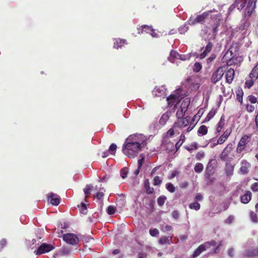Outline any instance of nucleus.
I'll list each match as a JSON object with an SVG mask.
<instances>
[{"instance_id":"f257e3e1","label":"nucleus","mask_w":258,"mask_h":258,"mask_svg":"<svg viewBox=\"0 0 258 258\" xmlns=\"http://www.w3.org/2000/svg\"><path fill=\"white\" fill-rule=\"evenodd\" d=\"M146 137L142 134L132 135L126 139L122 151L128 157L133 158L146 145Z\"/></svg>"},{"instance_id":"f03ea898","label":"nucleus","mask_w":258,"mask_h":258,"mask_svg":"<svg viewBox=\"0 0 258 258\" xmlns=\"http://www.w3.org/2000/svg\"><path fill=\"white\" fill-rule=\"evenodd\" d=\"M256 1L257 0H236L235 3L229 8L228 13L232 12L236 7L237 8L238 10H242L245 6L247 2L245 9V13L248 15H250L255 8Z\"/></svg>"},{"instance_id":"7ed1b4c3","label":"nucleus","mask_w":258,"mask_h":258,"mask_svg":"<svg viewBox=\"0 0 258 258\" xmlns=\"http://www.w3.org/2000/svg\"><path fill=\"white\" fill-rule=\"evenodd\" d=\"M250 24L249 21L243 19L241 21L239 26L236 28L235 32H233V35H237V36L238 34H240L239 38H244L249 34L247 30Z\"/></svg>"},{"instance_id":"20e7f679","label":"nucleus","mask_w":258,"mask_h":258,"mask_svg":"<svg viewBox=\"0 0 258 258\" xmlns=\"http://www.w3.org/2000/svg\"><path fill=\"white\" fill-rule=\"evenodd\" d=\"M223 60L228 66L237 65L242 61L240 56H232V51L228 50L223 56Z\"/></svg>"},{"instance_id":"39448f33","label":"nucleus","mask_w":258,"mask_h":258,"mask_svg":"<svg viewBox=\"0 0 258 258\" xmlns=\"http://www.w3.org/2000/svg\"><path fill=\"white\" fill-rule=\"evenodd\" d=\"M216 245V242L215 240L206 242L200 245L194 252L192 255V258H196L202 252L205 251L211 246H215Z\"/></svg>"},{"instance_id":"423d86ee","label":"nucleus","mask_w":258,"mask_h":258,"mask_svg":"<svg viewBox=\"0 0 258 258\" xmlns=\"http://www.w3.org/2000/svg\"><path fill=\"white\" fill-rule=\"evenodd\" d=\"M189 104L190 99L189 98H185L183 99L176 112V116L178 118H182L184 115Z\"/></svg>"},{"instance_id":"0eeeda50","label":"nucleus","mask_w":258,"mask_h":258,"mask_svg":"<svg viewBox=\"0 0 258 258\" xmlns=\"http://www.w3.org/2000/svg\"><path fill=\"white\" fill-rule=\"evenodd\" d=\"M181 99V97L177 95L176 93L172 94L166 98V101L167 102L168 106L169 107H173L175 109L177 107V104Z\"/></svg>"},{"instance_id":"6e6552de","label":"nucleus","mask_w":258,"mask_h":258,"mask_svg":"<svg viewBox=\"0 0 258 258\" xmlns=\"http://www.w3.org/2000/svg\"><path fill=\"white\" fill-rule=\"evenodd\" d=\"M63 239L66 243L73 245L77 244L79 242L78 237L73 233L63 234Z\"/></svg>"},{"instance_id":"1a4fd4ad","label":"nucleus","mask_w":258,"mask_h":258,"mask_svg":"<svg viewBox=\"0 0 258 258\" xmlns=\"http://www.w3.org/2000/svg\"><path fill=\"white\" fill-rule=\"evenodd\" d=\"M154 97L164 98L166 95V88L165 86H157L152 91Z\"/></svg>"},{"instance_id":"9d476101","label":"nucleus","mask_w":258,"mask_h":258,"mask_svg":"<svg viewBox=\"0 0 258 258\" xmlns=\"http://www.w3.org/2000/svg\"><path fill=\"white\" fill-rule=\"evenodd\" d=\"M224 73L223 68L219 67L212 75L211 81L215 84L221 79Z\"/></svg>"},{"instance_id":"9b49d317","label":"nucleus","mask_w":258,"mask_h":258,"mask_svg":"<svg viewBox=\"0 0 258 258\" xmlns=\"http://www.w3.org/2000/svg\"><path fill=\"white\" fill-rule=\"evenodd\" d=\"M212 19L213 20V23L211 24V26L209 27V29H212L213 33L214 35H216L218 31L217 28L219 26V22L221 20V15L219 14H217L215 16H212Z\"/></svg>"},{"instance_id":"f8f14e48","label":"nucleus","mask_w":258,"mask_h":258,"mask_svg":"<svg viewBox=\"0 0 258 258\" xmlns=\"http://www.w3.org/2000/svg\"><path fill=\"white\" fill-rule=\"evenodd\" d=\"M240 167L239 169V173L243 175L247 174L251 167L250 163L246 160L243 159L240 162Z\"/></svg>"},{"instance_id":"ddd939ff","label":"nucleus","mask_w":258,"mask_h":258,"mask_svg":"<svg viewBox=\"0 0 258 258\" xmlns=\"http://www.w3.org/2000/svg\"><path fill=\"white\" fill-rule=\"evenodd\" d=\"M53 248L54 247L50 244L43 243L39 246L37 250L35 252V253L36 255H40L42 253L51 251Z\"/></svg>"},{"instance_id":"4468645a","label":"nucleus","mask_w":258,"mask_h":258,"mask_svg":"<svg viewBox=\"0 0 258 258\" xmlns=\"http://www.w3.org/2000/svg\"><path fill=\"white\" fill-rule=\"evenodd\" d=\"M47 200L49 203L53 206H57L60 202L59 197L52 192L48 194Z\"/></svg>"},{"instance_id":"2eb2a0df","label":"nucleus","mask_w":258,"mask_h":258,"mask_svg":"<svg viewBox=\"0 0 258 258\" xmlns=\"http://www.w3.org/2000/svg\"><path fill=\"white\" fill-rule=\"evenodd\" d=\"M232 132L231 128H227L217 141V144L221 145L223 144L230 135Z\"/></svg>"},{"instance_id":"dca6fc26","label":"nucleus","mask_w":258,"mask_h":258,"mask_svg":"<svg viewBox=\"0 0 258 258\" xmlns=\"http://www.w3.org/2000/svg\"><path fill=\"white\" fill-rule=\"evenodd\" d=\"M190 118L189 117H186L178 120L177 122L175 123V126L177 127L182 128L187 126L190 122Z\"/></svg>"},{"instance_id":"f3484780","label":"nucleus","mask_w":258,"mask_h":258,"mask_svg":"<svg viewBox=\"0 0 258 258\" xmlns=\"http://www.w3.org/2000/svg\"><path fill=\"white\" fill-rule=\"evenodd\" d=\"M213 12H217V11L215 9H213L212 10H210L209 11L205 12L203 13L201 15H199L196 17V21L198 22V23H202L206 18L210 15Z\"/></svg>"},{"instance_id":"a211bd4d","label":"nucleus","mask_w":258,"mask_h":258,"mask_svg":"<svg viewBox=\"0 0 258 258\" xmlns=\"http://www.w3.org/2000/svg\"><path fill=\"white\" fill-rule=\"evenodd\" d=\"M232 148V145L229 144L227 146L223 149V152L220 155V158L222 160H225L228 154L231 152Z\"/></svg>"},{"instance_id":"6ab92c4d","label":"nucleus","mask_w":258,"mask_h":258,"mask_svg":"<svg viewBox=\"0 0 258 258\" xmlns=\"http://www.w3.org/2000/svg\"><path fill=\"white\" fill-rule=\"evenodd\" d=\"M114 48L118 49L121 48L124 45L126 44V40L125 39H120L119 38L114 39Z\"/></svg>"},{"instance_id":"aec40b11","label":"nucleus","mask_w":258,"mask_h":258,"mask_svg":"<svg viewBox=\"0 0 258 258\" xmlns=\"http://www.w3.org/2000/svg\"><path fill=\"white\" fill-rule=\"evenodd\" d=\"M234 75L235 73L233 69H230L226 72L225 77L227 83L229 84L232 83L234 77Z\"/></svg>"},{"instance_id":"412c9836","label":"nucleus","mask_w":258,"mask_h":258,"mask_svg":"<svg viewBox=\"0 0 258 258\" xmlns=\"http://www.w3.org/2000/svg\"><path fill=\"white\" fill-rule=\"evenodd\" d=\"M234 165H232L230 163H227L226 164L225 170L227 176H230L233 174Z\"/></svg>"},{"instance_id":"4be33fe9","label":"nucleus","mask_w":258,"mask_h":258,"mask_svg":"<svg viewBox=\"0 0 258 258\" xmlns=\"http://www.w3.org/2000/svg\"><path fill=\"white\" fill-rule=\"evenodd\" d=\"M172 235L169 236H163L159 240V243L160 244H170L172 243Z\"/></svg>"},{"instance_id":"5701e85b","label":"nucleus","mask_w":258,"mask_h":258,"mask_svg":"<svg viewBox=\"0 0 258 258\" xmlns=\"http://www.w3.org/2000/svg\"><path fill=\"white\" fill-rule=\"evenodd\" d=\"M225 119L222 116L217 123L216 127V134H219L220 133L225 125Z\"/></svg>"},{"instance_id":"b1692460","label":"nucleus","mask_w":258,"mask_h":258,"mask_svg":"<svg viewBox=\"0 0 258 258\" xmlns=\"http://www.w3.org/2000/svg\"><path fill=\"white\" fill-rule=\"evenodd\" d=\"M251 194L250 191H247L241 197V201L243 204H247L251 200Z\"/></svg>"},{"instance_id":"393cba45","label":"nucleus","mask_w":258,"mask_h":258,"mask_svg":"<svg viewBox=\"0 0 258 258\" xmlns=\"http://www.w3.org/2000/svg\"><path fill=\"white\" fill-rule=\"evenodd\" d=\"M179 54L176 51L171 50L170 53V56L168 57V60L171 62H175L176 59H178Z\"/></svg>"},{"instance_id":"a878e982","label":"nucleus","mask_w":258,"mask_h":258,"mask_svg":"<svg viewBox=\"0 0 258 258\" xmlns=\"http://www.w3.org/2000/svg\"><path fill=\"white\" fill-rule=\"evenodd\" d=\"M212 47H213L212 43L210 42H208V43L206 45L205 50L204 51V52L203 53H202L200 54V58H204L207 55V53L209 52L211 50Z\"/></svg>"},{"instance_id":"bb28decb","label":"nucleus","mask_w":258,"mask_h":258,"mask_svg":"<svg viewBox=\"0 0 258 258\" xmlns=\"http://www.w3.org/2000/svg\"><path fill=\"white\" fill-rule=\"evenodd\" d=\"M169 118V114L168 112L164 113L159 119V123L162 126L165 124Z\"/></svg>"},{"instance_id":"cd10ccee","label":"nucleus","mask_w":258,"mask_h":258,"mask_svg":"<svg viewBox=\"0 0 258 258\" xmlns=\"http://www.w3.org/2000/svg\"><path fill=\"white\" fill-rule=\"evenodd\" d=\"M250 78L256 80L258 78V63L254 67L249 74Z\"/></svg>"},{"instance_id":"c85d7f7f","label":"nucleus","mask_w":258,"mask_h":258,"mask_svg":"<svg viewBox=\"0 0 258 258\" xmlns=\"http://www.w3.org/2000/svg\"><path fill=\"white\" fill-rule=\"evenodd\" d=\"M249 140V137L246 135L243 136L240 141L238 143V144L240 146L245 147V145L248 143Z\"/></svg>"},{"instance_id":"c756f323","label":"nucleus","mask_w":258,"mask_h":258,"mask_svg":"<svg viewBox=\"0 0 258 258\" xmlns=\"http://www.w3.org/2000/svg\"><path fill=\"white\" fill-rule=\"evenodd\" d=\"M208 128L205 125H201L198 131V135L200 136L205 135L207 134Z\"/></svg>"},{"instance_id":"7c9ffc66","label":"nucleus","mask_w":258,"mask_h":258,"mask_svg":"<svg viewBox=\"0 0 258 258\" xmlns=\"http://www.w3.org/2000/svg\"><path fill=\"white\" fill-rule=\"evenodd\" d=\"M177 126H175V124L173 125L172 128H170L167 132V136L168 137H171L173 136V135L175 134V132H177V133L178 134L179 132H178L177 130Z\"/></svg>"},{"instance_id":"2f4dec72","label":"nucleus","mask_w":258,"mask_h":258,"mask_svg":"<svg viewBox=\"0 0 258 258\" xmlns=\"http://www.w3.org/2000/svg\"><path fill=\"white\" fill-rule=\"evenodd\" d=\"M143 29H149L150 31V34L153 37H159V35L158 33H156L155 30L153 29L151 27L149 26L148 25H144L143 26Z\"/></svg>"},{"instance_id":"473e14b6","label":"nucleus","mask_w":258,"mask_h":258,"mask_svg":"<svg viewBox=\"0 0 258 258\" xmlns=\"http://www.w3.org/2000/svg\"><path fill=\"white\" fill-rule=\"evenodd\" d=\"M144 186L146 189L148 194H151L153 191V188L150 187V183L148 179H146L144 182Z\"/></svg>"},{"instance_id":"72a5a7b5","label":"nucleus","mask_w":258,"mask_h":258,"mask_svg":"<svg viewBox=\"0 0 258 258\" xmlns=\"http://www.w3.org/2000/svg\"><path fill=\"white\" fill-rule=\"evenodd\" d=\"M250 220L252 221V222L253 223H255V224L258 223L257 215L254 212L251 211L250 212Z\"/></svg>"},{"instance_id":"f704fd0d","label":"nucleus","mask_w":258,"mask_h":258,"mask_svg":"<svg viewBox=\"0 0 258 258\" xmlns=\"http://www.w3.org/2000/svg\"><path fill=\"white\" fill-rule=\"evenodd\" d=\"M173 229V228L171 226H170V225H166L165 226H164L163 225H161V226H160V230L163 232H169V231H172Z\"/></svg>"},{"instance_id":"c9c22d12","label":"nucleus","mask_w":258,"mask_h":258,"mask_svg":"<svg viewBox=\"0 0 258 258\" xmlns=\"http://www.w3.org/2000/svg\"><path fill=\"white\" fill-rule=\"evenodd\" d=\"M200 204L197 202H194L192 203H190L189 205V208L190 209L195 210L196 211L199 210L200 209Z\"/></svg>"},{"instance_id":"e433bc0d","label":"nucleus","mask_w":258,"mask_h":258,"mask_svg":"<svg viewBox=\"0 0 258 258\" xmlns=\"http://www.w3.org/2000/svg\"><path fill=\"white\" fill-rule=\"evenodd\" d=\"M204 169L203 165L201 163H197L195 167V171L197 173H201Z\"/></svg>"},{"instance_id":"4c0bfd02","label":"nucleus","mask_w":258,"mask_h":258,"mask_svg":"<svg viewBox=\"0 0 258 258\" xmlns=\"http://www.w3.org/2000/svg\"><path fill=\"white\" fill-rule=\"evenodd\" d=\"M184 133H182V134L180 136V140L178 143H177L175 145V147L176 148H178L184 142L185 137L184 135H183Z\"/></svg>"},{"instance_id":"58836bf2","label":"nucleus","mask_w":258,"mask_h":258,"mask_svg":"<svg viewBox=\"0 0 258 258\" xmlns=\"http://www.w3.org/2000/svg\"><path fill=\"white\" fill-rule=\"evenodd\" d=\"M247 100L250 103H252V104L256 103L258 102L257 98L253 95H249L247 97Z\"/></svg>"},{"instance_id":"ea45409f","label":"nucleus","mask_w":258,"mask_h":258,"mask_svg":"<svg viewBox=\"0 0 258 258\" xmlns=\"http://www.w3.org/2000/svg\"><path fill=\"white\" fill-rule=\"evenodd\" d=\"M166 187L167 189L171 192H174L175 190L174 186L171 183H167Z\"/></svg>"},{"instance_id":"a19ab883","label":"nucleus","mask_w":258,"mask_h":258,"mask_svg":"<svg viewBox=\"0 0 258 258\" xmlns=\"http://www.w3.org/2000/svg\"><path fill=\"white\" fill-rule=\"evenodd\" d=\"M116 148V145L115 144H112L109 147L108 151L111 154L114 155Z\"/></svg>"},{"instance_id":"79ce46f5","label":"nucleus","mask_w":258,"mask_h":258,"mask_svg":"<svg viewBox=\"0 0 258 258\" xmlns=\"http://www.w3.org/2000/svg\"><path fill=\"white\" fill-rule=\"evenodd\" d=\"M202 68V65L199 62H196L194 66L193 70L195 72H199Z\"/></svg>"},{"instance_id":"37998d69","label":"nucleus","mask_w":258,"mask_h":258,"mask_svg":"<svg viewBox=\"0 0 258 258\" xmlns=\"http://www.w3.org/2000/svg\"><path fill=\"white\" fill-rule=\"evenodd\" d=\"M92 187L91 185L89 184L86 186L85 188L84 189V192L86 196L90 194Z\"/></svg>"},{"instance_id":"c03bdc74","label":"nucleus","mask_w":258,"mask_h":258,"mask_svg":"<svg viewBox=\"0 0 258 258\" xmlns=\"http://www.w3.org/2000/svg\"><path fill=\"white\" fill-rule=\"evenodd\" d=\"M188 29V27L186 25L181 26L178 29V31L180 34H184Z\"/></svg>"},{"instance_id":"a18cd8bd","label":"nucleus","mask_w":258,"mask_h":258,"mask_svg":"<svg viewBox=\"0 0 258 258\" xmlns=\"http://www.w3.org/2000/svg\"><path fill=\"white\" fill-rule=\"evenodd\" d=\"M166 199V198L165 196L160 197L159 198H158V200H157L158 204L159 206L163 205L164 204Z\"/></svg>"},{"instance_id":"49530a36","label":"nucleus","mask_w":258,"mask_h":258,"mask_svg":"<svg viewBox=\"0 0 258 258\" xmlns=\"http://www.w3.org/2000/svg\"><path fill=\"white\" fill-rule=\"evenodd\" d=\"M234 220V216L233 215L229 216L225 220V223L227 224H231Z\"/></svg>"},{"instance_id":"de8ad7c7","label":"nucleus","mask_w":258,"mask_h":258,"mask_svg":"<svg viewBox=\"0 0 258 258\" xmlns=\"http://www.w3.org/2000/svg\"><path fill=\"white\" fill-rule=\"evenodd\" d=\"M116 208L112 206H109L107 209V213L109 215H112L115 213Z\"/></svg>"},{"instance_id":"09e8293b","label":"nucleus","mask_w":258,"mask_h":258,"mask_svg":"<svg viewBox=\"0 0 258 258\" xmlns=\"http://www.w3.org/2000/svg\"><path fill=\"white\" fill-rule=\"evenodd\" d=\"M140 157H141V159H140L138 161V167H139V168H141L142 165H143V162H144V155H143V154H141L140 155Z\"/></svg>"},{"instance_id":"8fccbe9b","label":"nucleus","mask_w":258,"mask_h":258,"mask_svg":"<svg viewBox=\"0 0 258 258\" xmlns=\"http://www.w3.org/2000/svg\"><path fill=\"white\" fill-rule=\"evenodd\" d=\"M253 80L250 78V79L246 80L245 83V86L250 88L253 85Z\"/></svg>"},{"instance_id":"3c124183","label":"nucleus","mask_w":258,"mask_h":258,"mask_svg":"<svg viewBox=\"0 0 258 258\" xmlns=\"http://www.w3.org/2000/svg\"><path fill=\"white\" fill-rule=\"evenodd\" d=\"M149 232L150 235L152 236H155L159 233V230L156 228L150 229Z\"/></svg>"},{"instance_id":"603ef678","label":"nucleus","mask_w":258,"mask_h":258,"mask_svg":"<svg viewBox=\"0 0 258 258\" xmlns=\"http://www.w3.org/2000/svg\"><path fill=\"white\" fill-rule=\"evenodd\" d=\"M216 111L215 110H211L209 113H208L206 119H208V120H209L210 119H211L215 115Z\"/></svg>"},{"instance_id":"864d4df0","label":"nucleus","mask_w":258,"mask_h":258,"mask_svg":"<svg viewBox=\"0 0 258 258\" xmlns=\"http://www.w3.org/2000/svg\"><path fill=\"white\" fill-rule=\"evenodd\" d=\"M246 110L249 112H253L254 109H255V107L253 105H250L249 104H247L246 105Z\"/></svg>"},{"instance_id":"5fc2aeb1","label":"nucleus","mask_w":258,"mask_h":258,"mask_svg":"<svg viewBox=\"0 0 258 258\" xmlns=\"http://www.w3.org/2000/svg\"><path fill=\"white\" fill-rule=\"evenodd\" d=\"M162 180L160 179L159 177L156 176L154 178V184L155 185H159L161 184Z\"/></svg>"},{"instance_id":"6e6d98bb","label":"nucleus","mask_w":258,"mask_h":258,"mask_svg":"<svg viewBox=\"0 0 258 258\" xmlns=\"http://www.w3.org/2000/svg\"><path fill=\"white\" fill-rule=\"evenodd\" d=\"M242 95L243 92L242 91H239L238 93H237V99L240 103L242 102Z\"/></svg>"},{"instance_id":"4d7b16f0","label":"nucleus","mask_w":258,"mask_h":258,"mask_svg":"<svg viewBox=\"0 0 258 258\" xmlns=\"http://www.w3.org/2000/svg\"><path fill=\"white\" fill-rule=\"evenodd\" d=\"M81 212L83 214H85L87 213L86 206L84 203H81Z\"/></svg>"},{"instance_id":"13d9d810","label":"nucleus","mask_w":258,"mask_h":258,"mask_svg":"<svg viewBox=\"0 0 258 258\" xmlns=\"http://www.w3.org/2000/svg\"><path fill=\"white\" fill-rule=\"evenodd\" d=\"M190 58L189 55H181L179 54L178 59L181 60H186Z\"/></svg>"},{"instance_id":"bf43d9fd","label":"nucleus","mask_w":258,"mask_h":258,"mask_svg":"<svg viewBox=\"0 0 258 258\" xmlns=\"http://www.w3.org/2000/svg\"><path fill=\"white\" fill-rule=\"evenodd\" d=\"M104 196V193L103 191H99L95 195V197L98 199H101Z\"/></svg>"},{"instance_id":"052dcab7","label":"nucleus","mask_w":258,"mask_h":258,"mask_svg":"<svg viewBox=\"0 0 258 258\" xmlns=\"http://www.w3.org/2000/svg\"><path fill=\"white\" fill-rule=\"evenodd\" d=\"M204 152L202 151L199 152L196 155V158L198 160H200L204 157Z\"/></svg>"},{"instance_id":"680f3d73","label":"nucleus","mask_w":258,"mask_h":258,"mask_svg":"<svg viewBox=\"0 0 258 258\" xmlns=\"http://www.w3.org/2000/svg\"><path fill=\"white\" fill-rule=\"evenodd\" d=\"M144 26V25L141 26V28H142V30H141V28H140L138 29V33H139V34L143 33V32H146L147 33H150V31L149 30V29H143V26Z\"/></svg>"},{"instance_id":"e2e57ef3","label":"nucleus","mask_w":258,"mask_h":258,"mask_svg":"<svg viewBox=\"0 0 258 258\" xmlns=\"http://www.w3.org/2000/svg\"><path fill=\"white\" fill-rule=\"evenodd\" d=\"M188 23L190 25H194L197 23H198V22H197V21H196V18L195 19L192 18H190L188 21Z\"/></svg>"},{"instance_id":"0e129e2a","label":"nucleus","mask_w":258,"mask_h":258,"mask_svg":"<svg viewBox=\"0 0 258 258\" xmlns=\"http://www.w3.org/2000/svg\"><path fill=\"white\" fill-rule=\"evenodd\" d=\"M251 189L253 191H258V182H255L253 183L251 185Z\"/></svg>"},{"instance_id":"69168bd1","label":"nucleus","mask_w":258,"mask_h":258,"mask_svg":"<svg viewBox=\"0 0 258 258\" xmlns=\"http://www.w3.org/2000/svg\"><path fill=\"white\" fill-rule=\"evenodd\" d=\"M194 127H195V124L194 123H190L189 126L186 129V130L183 131L182 132H183V133H184L185 132L188 133V132H190L194 128Z\"/></svg>"},{"instance_id":"338daca9","label":"nucleus","mask_w":258,"mask_h":258,"mask_svg":"<svg viewBox=\"0 0 258 258\" xmlns=\"http://www.w3.org/2000/svg\"><path fill=\"white\" fill-rule=\"evenodd\" d=\"M244 148H245V147H244V146H240L238 144L237 147L236 148V152L238 153H241L243 150Z\"/></svg>"},{"instance_id":"774afa93","label":"nucleus","mask_w":258,"mask_h":258,"mask_svg":"<svg viewBox=\"0 0 258 258\" xmlns=\"http://www.w3.org/2000/svg\"><path fill=\"white\" fill-rule=\"evenodd\" d=\"M203 197L200 194H198L195 197V200L197 201H201L203 200Z\"/></svg>"}]
</instances>
